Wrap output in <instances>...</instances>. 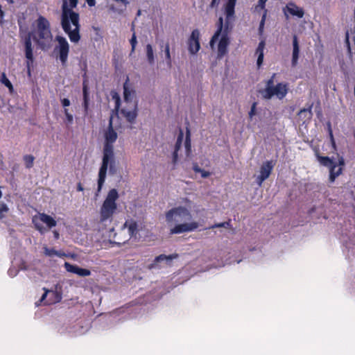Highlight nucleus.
<instances>
[{"label": "nucleus", "mask_w": 355, "mask_h": 355, "mask_svg": "<svg viewBox=\"0 0 355 355\" xmlns=\"http://www.w3.org/2000/svg\"><path fill=\"white\" fill-rule=\"evenodd\" d=\"M113 116L110 117L107 130L105 132V144L103 150V159L98 172V189L100 192L105 183L107 170L109 174L114 175L117 173L118 166L115 159L113 144L117 139V133L113 129Z\"/></svg>", "instance_id": "obj_1"}, {"label": "nucleus", "mask_w": 355, "mask_h": 355, "mask_svg": "<svg viewBox=\"0 0 355 355\" xmlns=\"http://www.w3.org/2000/svg\"><path fill=\"white\" fill-rule=\"evenodd\" d=\"M78 4V0H63L62 5L61 26L72 43L80 40V16L73 10Z\"/></svg>", "instance_id": "obj_2"}, {"label": "nucleus", "mask_w": 355, "mask_h": 355, "mask_svg": "<svg viewBox=\"0 0 355 355\" xmlns=\"http://www.w3.org/2000/svg\"><path fill=\"white\" fill-rule=\"evenodd\" d=\"M217 30L211 37L209 44L213 49L214 44L218 41L219 37V42L218 44V53L217 58L218 59L223 58L228 52L227 48L230 44V38L229 37L230 28L229 24L227 22L223 28V19L220 17L216 23Z\"/></svg>", "instance_id": "obj_3"}, {"label": "nucleus", "mask_w": 355, "mask_h": 355, "mask_svg": "<svg viewBox=\"0 0 355 355\" xmlns=\"http://www.w3.org/2000/svg\"><path fill=\"white\" fill-rule=\"evenodd\" d=\"M39 47L46 51L51 46L53 40L49 21L43 16H40L37 19L36 35L33 37Z\"/></svg>", "instance_id": "obj_4"}, {"label": "nucleus", "mask_w": 355, "mask_h": 355, "mask_svg": "<svg viewBox=\"0 0 355 355\" xmlns=\"http://www.w3.org/2000/svg\"><path fill=\"white\" fill-rule=\"evenodd\" d=\"M119 198V195L116 189H112L109 191L100 209L101 222L112 220L113 214L117 209L116 201Z\"/></svg>", "instance_id": "obj_5"}, {"label": "nucleus", "mask_w": 355, "mask_h": 355, "mask_svg": "<svg viewBox=\"0 0 355 355\" xmlns=\"http://www.w3.org/2000/svg\"><path fill=\"white\" fill-rule=\"evenodd\" d=\"M55 41L58 44L55 46L53 53L62 66H66L69 53V44L66 38L60 35L55 37Z\"/></svg>", "instance_id": "obj_6"}, {"label": "nucleus", "mask_w": 355, "mask_h": 355, "mask_svg": "<svg viewBox=\"0 0 355 355\" xmlns=\"http://www.w3.org/2000/svg\"><path fill=\"white\" fill-rule=\"evenodd\" d=\"M288 91V84L287 83H279L272 88H265L261 92L262 96L265 99H270L276 96L279 99H283Z\"/></svg>", "instance_id": "obj_7"}, {"label": "nucleus", "mask_w": 355, "mask_h": 355, "mask_svg": "<svg viewBox=\"0 0 355 355\" xmlns=\"http://www.w3.org/2000/svg\"><path fill=\"white\" fill-rule=\"evenodd\" d=\"M191 217V211L187 208L182 206L172 208L166 213L167 222H171L173 220L178 222L184 220H190Z\"/></svg>", "instance_id": "obj_8"}, {"label": "nucleus", "mask_w": 355, "mask_h": 355, "mask_svg": "<svg viewBox=\"0 0 355 355\" xmlns=\"http://www.w3.org/2000/svg\"><path fill=\"white\" fill-rule=\"evenodd\" d=\"M317 159L324 166H327L329 168V181L330 182H334L337 177H338L343 172L342 167L338 168L336 171V168L337 167L336 163L334 162L333 160L327 157V156H321L319 154H317Z\"/></svg>", "instance_id": "obj_9"}, {"label": "nucleus", "mask_w": 355, "mask_h": 355, "mask_svg": "<svg viewBox=\"0 0 355 355\" xmlns=\"http://www.w3.org/2000/svg\"><path fill=\"white\" fill-rule=\"evenodd\" d=\"M31 33H28L24 37L25 57L27 59L26 67L28 73L31 74V67L34 61L33 46H32Z\"/></svg>", "instance_id": "obj_10"}, {"label": "nucleus", "mask_w": 355, "mask_h": 355, "mask_svg": "<svg viewBox=\"0 0 355 355\" xmlns=\"http://www.w3.org/2000/svg\"><path fill=\"white\" fill-rule=\"evenodd\" d=\"M274 166L275 164L272 160L266 161L263 163L260 168V174L257 176L256 180L259 186H261L262 183L269 178L272 171Z\"/></svg>", "instance_id": "obj_11"}, {"label": "nucleus", "mask_w": 355, "mask_h": 355, "mask_svg": "<svg viewBox=\"0 0 355 355\" xmlns=\"http://www.w3.org/2000/svg\"><path fill=\"white\" fill-rule=\"evenodd\" d=\"M200 31L194 29L188 39V50L192 55L196 54L200 49Z\"/></svg>", "instance_id": "obj_12"}, {"label": "nucleus", "mask_w": 355, "mask_h": 355, "mask_svg": "<svg viewBox=\"0 0 355 355\" xmlns=\"http://www.w3.org/2000/svg\"><path fill=\"white\" fill-rule=\"evenodd\" d=\"M198 227L199 223L196 221L178 224L171 229L170 234H178L184 232H189L196 230Z\"/></svg>", "instance_id": "obj_13"}, {"label": "nucleus", "mask_w": 355, "mask_h": 355, "mask_svg": "<svg viewBox=\"0 0 355 355\" xmlns=\"http://www.w3.org/2000/svg\"><path fill=\"white\" fill-rule=\"evenodd\" d=\"M178 257V254L176 253L169 254V255H166L164 254H160L155 258L153 263H151L148 266V268L149 269L159 268L160 267L159 266V263L164 261H165L167 263V264L171 265V261Z\"/></svg>", "instance_id": "obj_14"}, {"label": "nucleus", "mask_w": 355, "mask_h": 355, "mask_svg": "<svg viewBox=\"0 0 355 355\" xmlns=\"http://www.w3.org/2000/svg\"><path fill=\"white\" fill-rule=\"evenodd\" d=\"M64 268L69 272L76 274L80 277H87L91 275V271L86 268H82L76 265H73L69 262L64 263Z\"/></svg>", "instance_id": "obj_15"}, {"label": "nucleus", "mask_w": 355, "mask_h": 355, "mask_svg": "<svg viewBox=\"0 0 355 355\" xmlns=\"http://www.w3.org/2000/svg\"><path fill=\"white\" fill-rule=\"evenodd\" d=\"M83 101L82 105L84 110V115L87 116L89 114V92L86 78L83 80Z\"/></svg>", "instance_id": "obj_16"}, {"label": "nucleus", "mask_w": 355, "mask_h": 355, "mask_svg": "<svg viewBox=\"0 0 355 355\" xmlns=\"http://www.w3.org/2000/svg\"><path fill=\"white\" fill-rule=\"evenodd\" d=\"M132 110H128L125 108H123L121 110V113L123 114V116L126 119V120L130 123H133L137 116V103L134 102L132 105Z\"/></svg>", "instance_id": "obj_17"}, {"label": "nucleus", "mask_w": 355, "mask_h": 355, "mask_svg": "<svg viewBox=\"0 0 355 355\" xmlns=\"http://www.w3.org/2000/svg\"><path fill=\"white\" fill-rule=\"evenodd\" d=\"M183 138H184L183 130L181 128H180L179 134L178 135L177 141H176V143H175V145L174 152L173 153V164H175L177 163V162H178V151L180 150V148L182 146Z\"/></svg>", "instance_id": "obj_18"}, {"label": "nucleus", "mask_w": 355, "mask_h": 355, "mask_svg": "<svg viewBox=\"0 0 355 355\" xmlns=\"http://www.w3.org/2000/svg\"><path fill=\"white\" fill-rule=\"evenodd\" d=\"M286 8L287 9L288 12L293 16H296L299 18H302L304 15V10L298 7L295 3H288L286 6Z\"/></svg>", "instance_id": "obj_19"}, {"label": "nucleus", "mask_w": 355, "mask_h": 355, "mask_svg": "<svg viewBox=\"0 0 355 355\" xmlns=\"http://www.w3.org/2000/svg\"><path fill=\"white\" fill-rule=\"evenodd\" d=\"M300 53V46L298 43V39L296 35H293V55L291 64L293 67H295L297 64Z\"/></svg>", "instance_id": "obj_20"}, {"label": "nucleus", "mask_w": 355, "mask_h": 355, "mask_svg": "<svg viewBox=\"0 0 355 355\" xmlns=\"http://www.w3.org/2000/svg\"><path fill=\"white\" fill-rule=\"evenodd\" d=\"M128 82L129 79L127 78L123 84V98L125 103H132L135 92L134 90L130 89Z\"/></svg>", "instance_id": "obj_21"}, {"label": "nucleus", "mask_w": 355, "mask_h": 355, "mask_svg": "<svg viewBox=\"0 0 355 355\" xmlns=\"http://www.w3.org/2000/svg\"><path fill=\"white\" fill-rule=\"evenodd\" d=\"M124 227L128 228L130 238L136 236L138 233V224L137 221L134 220H126L124 223Z\"/></svg>", "instance_id": "obj_22"}, {"label": "nucleus", "mask_w": 355, "mask_h": 355, "mask_svg": "<svg viewBox=\"0 0 355 355\" xmlns=\"http://www.w3.org/2000/svg\"><path fill=\"white\" fill-rule=\"evenodd\" d=\"M266 42L264 40H261L256 49V54L257 55V67L259 68L263 61V50L265 49Z\"/></svg>", "instance_id": "obj_23"}, {"label": "nucleus", "mask_w": 355, "mask_h": 355, "mask_svg": "<svg viewBox=\"0 0 355 355\" xmlns=\"http://www.w3.org/2000/svg\"><path fill=\"white\" fill-rule=\"evenodd\" d=\"M40 219L42 222L45 223L49 228H52L56 226V220L49 215L44 213L40 214Z\"/></svg>", "instance_id": "obj_24"}, {"label": "nucleus", "mask_w": 355, "mask_h": 355, "mask_svg": "<svg viewBox=\"0 0 355 355\" xmlns=\"http://www.w3.org/2000/svg\"><path fill=\"white\" fill-rule=\"evenodd\" d=\"M236 0H228L225 6V13L227 17H232L234 14V8Z\"/></svg>", "instance_id": "obj_25"}, {"label": "nucleus", "mask_w": 355, "mask_h": 355, "mask_svg": "<svg viewBox=\"0 0 355 355\" xmlns=\"http://www.w3.org/2000/svg\"><path fill=\"white\" fill-rule=\"evenodd\" d=\"M146 57L148 62L150 64H154L155 63V56H154V51L153 49L151 44H148L146 46Z\"/></svg>", "instance_id": "obj_26"}, {"label": "nucleus", "mask_w": 355, "mask_h": 355, "mask_svg": "<svg viewBox=\"0 0 355 355\" xmlns=\"http://www.w3.org/2000/svg\"><path fill=\"white\" fill-rule=\"evenodd\" d=\"M184 147H185L187 155L189 156L191 151V132L188 128H187V131H186Z\"/></svg>", "instance_id": "obj_27"}, {"label": "nucleus", "mask_w": 355, "mask_h": 355, "mask_svg": "<svg viewBox=\"0 0 355 355\" xmlns=\"http://www.w3.org/2000/svg\"><path fill=\"white\" fill-rule=\"evenodd\" d=\"M164 54H165V60L167 66L171 68L172 67V58L170 52V45L169 43L167 42L164 46Z\"/></svg>", "instance_id": "obj_28"}, {"label": "nucleus", "mask_w": 355, "mask_h": 355, "mask_svg": "<svg viewBox=\"0 0 355 355\" xmlns=\"http://www.w3.org/2000/svg\"><path fill=\"white\" fill-rule=\"evenodd\" d=\"M131 31L133 32L131 39L130 40V43L131 45V51L130 55L135 53L136 46L137 44V36L135 31V24H132Z\"/></svg>", "instance_id": "obj_29"}, {"label": "nucleus", "mask_w": 355, "mask_h": 355, "mask_svg": "<svg viewBox=\"0 0 355 355\" xmlns=\"http://www.w3.org/2000/svg\"><path fill=\"white\" fill-rule=\"evenodd\" d=\"M1 82L6 87L8 88L10 93H12L14 91L13 86L11 82L8 80L5 73H2L1 76Z\"/></svg>", "instance_id": "obj_30"}, {"label": "nucleus", "mask_w": 355, "mask_h": 355, "mask_svg": "<svg viewBox=\"0 0 355 355\" xmlns=\"http://www.w3.org/2000/svg\"><path fill=\"white\" fill-rule=\"evenodd\" d=\"M24 164L27 168H31L33 166L35 157L32 155H26L23 157Z\"/></svg>", "instance_id": "obj_31"}, {"label": "nucleus", "mask_w": 355, "mask_h": 355, "mask_svg": "<svg viewBox=\"0 0 355 355\" xmlns=\"http://www.w3.org/2000/svg\"><path fill=\"white\" fill-rule=\"evenodd\" d=\"M112 99L114 100V101H115V107H114V109L112 110V112H115L116 114H117L118 112L119 111V108L121 106V98H120L119 95L116 92H114L112 94Z\"/></svg>", "instance_id": "obj_32"}, {"label": "nucleus", "mask_w": 355, "mask_h": 355, "mask_svg": "<svg viewBox=\"0 0 355 355\" xmlns=\"http://www.w3.org/2000/svg\"><path fill=\"white\" fill-rule=\"evenodd\" d=\"M44 253L46 255L50 256V257L53 256V255H56L60 257L66 256V254L64 253H60V252L54 250L53 248H45Z\"/></svg>", "instance_id": "obj_33"}, {"label": "nucleus", "mask_w": 355, "mask_h": 355, "mask_svg": "<svg viewBox=\"0 0 355 355\" xmlns=\"http://www.w3.org/2000/svg\"><path fill=\"white\" fill-rule=\"evenodd\" d=\"M266 13H267V10H264V13L262 15L261 21L259 23V35H262L263 33V28H264V25H265V21H266Z\"/></svg>", "instance_id": "obj_34"}, {"label": "nucleus", "mask_w": 355, "mask_h": 355, "mask_svg": "<svg viewBox=\"0 0 355 355\" xmlns=\"http://www.w3.org/2000/svg\"><path fill=\"white\" fill-rule=\"evenodd\" d=\"M64 114L66 117V123L69 125H71L73 122V115L69 112V109L64 108Z\"/></svg>", "instance_id": "obj_35"}, {"label": "nucleus", "mask_w": 355, "mask_h": 355, "mask_svg": "<svg viewBox=\"0 0 355 355\" xmlns=\"http://www.w3.org/2000/svg\"><path fill=\"white\" fill-rule=\"evenodd\" d=\"M8 210L9 209L6 204L3 203L0 205V219H3L5 217L3 213H7Z\"/></svg>", "instance_id": "obj_36"}, {"label": "nucleus", "mask_w": 355, "mask_h": 355, "mask_svg": "<svg viewBox=\"0 0 355 355\" xmlns=\"http://www.w3.org/2000/svg\"><path fill=\"white\" fill-rule=\"evenodd\" d=\"M257 102H254L252 105H251V108H250V110L248 113L249 114V117L250 119H252V117L256 114V111H257Z\"/></svg>", "instance_id": "obj_37"}, {"label": "nucleus", "mask_w": 355, "mask_h": 355, "mask_svg": "<svg viewBox=\"0 0 355 355\" xmlns=\"http://www.w3.org/2000/svg\"><path fill=\"white\" fill-rule=\"evenodd\" d=\"M275 76L276 73H273L270 78L267 80L266 88H272L274 87V80Z\"/></svg>", "instance_id": "obj_38"}, {"label": "nucleus", "mask_w": 355, "mask_h": 355, "mask_svg": "<svg viewBox=\"0 0 355 355\" xmlns=\"http://www.w3.org/2000/svg\"><path fill=\"white\" fill-rule=\"evenodd\" d=\"M345 44L347 47V50L349 53L352 52V49H351V46H350V43H349V33L347 32L346 33V35H345Z\"/></svg>", "instance_id": "obj_39"}, {"label": "nucleus", "mask_w": 355, "mask_h": 355, "mask_svg": "<svg viewBox=\"0 0 355 355\" xmlns=\"http://www.w3.org/2000/svg\"><path fill=\"white\" fill-rule=\"evenodd\" d=\"M329 137H330V139H331V141L333 147L336 148V143H335V141H334V135H333V133H332V130H331L330 124L329 125Z\"/></svg>", "instance_id": "obj_40"}, {"label": "nucleus", "mask_w": 355, "mask_h": 355, "mask_svg": "<svg viewBox=\"0 0 355 355\" xmlns=\"http://www.w3.org/2000/svg\"><path fill=\"white\" fill-rule=\"evenodd\" d=\"M61 104L64 107V108H67V107L69 106L71 103H70L69 99L64 98L61 99Z\"/></svg>", "instance_id": "obj_41"}, {"label": "nucleus", "mask_w": 355, "mask_h": 355, "mask_svg": "<svg viewBox=\"0 0 355 355\" xmlns=\"http://www.w3.org/2000/svg\"><path fill=\"white\" fill-rule=\"evenodd\" d=\"M267 1L268 0H259L257 7H260L261 9H265Z\"/></svg>", "instance_id": "obj_42"}, {"label": "nucleus", "mask_w": 355, "mask_h": 355, "mask_svg": "<svg viewBox=\"0 0 355 355\" xmlns=\"http://www.w3.org/2000/svg\"><path fill=\"white\" fill-rule=\"evenodd\" d=\"M225 227V224H224V222L223 223H215L214 225L210 226L209 227V229H214V228H217V227Z\"/></svg>", "instance_id": "obj_43"}, {"label": "nucleus", "mask_w": 355, "mask_h": 355, "mask_svg": "<svg viewBox=\"0 0 355 355\" xmlns=\"http://www.w3.org/2000/svg\"><path fill=\"white\" fill-rule=\"evenodd\" d=\"M193 170L196 173H200L202 168H200V166H198V164L197 163H194L193 165Z\"/></svg>", "instance_id": "obj_44"}, {"label": "nucleus", "mask_w": 355, "mask_h": 355, "mask_svg": "<svg viewBox=\"0 0 355 355\" xmlns=\"http://www.w3.org/2000/svg\"><path fill=\"white\" fill-rule=\"evenodd\" d=\"M200 173L201 174V176L203 178H208L210 175V173L209 171H206L203 169L201 170V172Z\"/></svg>", "instance_id": "obj_45"}, {"label": "nucleus", "mask_w": 355, "mask_h": 355, "mask_svg": "<svg viewBox=\"0 0 355 355\" xmlns=\"http://www.w3.org/2000/svg\"><path fill=\"white\" fill-rule=\"evenodd\" d=\"M307 112H309L310 114L311 113V106L307 109H306V108L301 109L300 110L298 114L300 115V114H302L303 113Z\"/></svg>", "instance_id": "obj_46"}, {"label": "nucleus", "mask_w": 355, "mask_h": 355, "mask_svg": "<svg viewBox=\"0 0 355 355\" xmlns=\"http://www.w3.org/2000/svg\"><path fill=\"white\" fill-rule=\"evenodd\" d=\"M44 293L42 295L41 299H40L41 302L44 301L46 299L47 294L49 292V291L48 289H46V288H44Z\"/></svg>", "instance_id": "obj_47"}, {"label": "nucleus", "mask_w": 355, "mask_h": 355, "mask_svg": "<svg viewBox=\"0 0 355 355\" xmlns=\"http://www.w3.org/2000/svg\"><path fill=\"white\" fill-rule=\"evenodd\" d=\"M35 228L39 231L41 233H43L44 232V227L41 225H39L36 223H35Z\"/></svg>", "instance_id": "obj_48"}, {"label": "nucleus", "mask_w": 355, "mask_h": 355, "mask_svg": "<svg viewBox=\"0 0 355 355\" xmlns=\"http://www.w3.org/2000/svg\"><path fill=\"white\" fill-rule=\"evenodd\" d=\"M337 164V166H338V165H339V166H344V165H345V160H344V159H343V157H340L338 159V164Z\"/></svg>", "instance_id": "obj_49"}, {"label": "nucleus", "mask_w": 355, "mask_h": 355, "mask_svg": "<svg viewBox=\"0 0 355 355\" xmlns=\"http://www.w3.org/2000/svg\"><path fill=\"white\" fill-rule=\"evenodd\" d=\"M84 190V188L80 182L78 183L77 184V191H83Z\"/></svg>", "instance_id": "obj_50"}, {"label": "nucleus", "mask_w": 355, "mask_h": 355, "mask_svg": "<svg viewBox=\"0 0 355 355\" xmlns=\"http://www.w3.org/2000/svg\"><path fill=\"white\" fill-rule=\"evenodd\" d=\"M224 224H225V228H230L231 227V220H229L228 221H225L224 222Z\"/></svg>", "instance_id": "obj_51"}, {"label": "nucleus", "mask_w": 355, "mask_h": 355, "mask_svg": "<svg viewBox=\"0 0 355 355\" xmlns=\"http://www.w3.org/2000/svg\"><path fill=\"white\" fill-rule=\"evenodd\" d=\"M86 1L89 6H94L95 5V0H86Z\"/></svg>", "instance_id": "obj_52"}, {"label": "nucleus", "mask_w": 355, "mask_h": 355, "mask_svg": "<svg viewBox=\"0 0 355 355\" xmlns=\"http://www.w3.org/2000/svg\"><path fill=\"white\" fill-rule=\"evenodd\" d=\"M53 234H54V237H55V239H59L60 234H59V233L57 231H54L53 232Z\"/></svg>", "instance_id": "obj_53"}, {"label": "nucleus", "mask_w": 355, "mask_h": 355, "mask_svg": "<svg viewBox=\"0 0 355 355\" xmlns=\"http://www.w3.org/2000/svg\"><path fill=\"white\" fill-rule=\"evenodd\" d=\"M4 15V12L1 9V6L0 5V17L3 18Z\"/></svg>", "instance_id": "obj_54"}, {"label": "nucleus", "mask_w": 355, "mask_h": 355, "mask_svg": "<svg viewBox=\"0 0 355 355\" xmlns=\"http://www.w3.org/2000/svg\"><path fill=\"white\" fill-rule=\"evenodd\" d=\"M216 0H212L211 3V6L213 7L214 6V5L216 4Z\"/></svg>", "instance_id": "obj_55"}, {"label": "nucleus", "mask_w": 355, "mask_h": 355, "mask_svg": "<svg viewBox=\"0 0 355 355\" xmlns=\"http://www.w3.org/2000/svg\"><path fill=\"white\" fill-rule=\"evenodd\" d=\"M185 201H186V202H190V200H188L187 198H186V199H185Z\"/></svg>", "instance_id": "obj_56"}]
</instances>
